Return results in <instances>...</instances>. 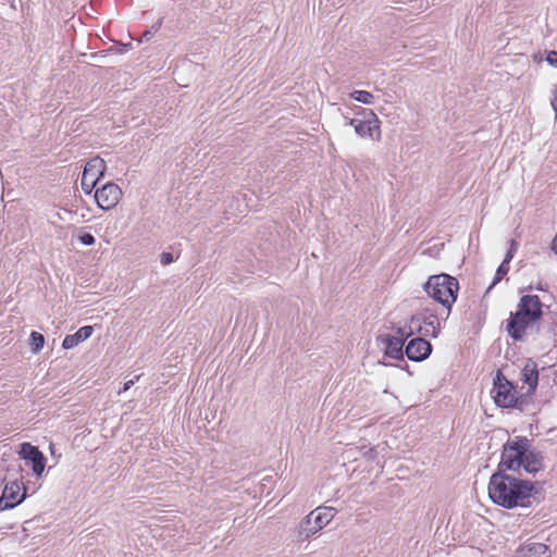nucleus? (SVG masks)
Returning <instances> with one entry per match:
<instances>
[{
  "label": "nucleus",
  "instance_id": "1",
  "mask_svg": "<svg viewBox=\"0 0 557 557\" xmlns=\"http://www.w3.org/2000/svg\"><path fill=\"white\" fill-rule=\"evenodd\" d=\"M532 490V483L500 471L493 474L488 483L490 498L505 508L525 506Z\"/></svg>",
  "mask_w": 557,
  "mask_h": 557
},
{
  "label": "nucleus",
  "instance_id": "2",
  "mask_svg": "<svg viewBox=\"0 0 557 557\" xmlns=\"http://www.w3.org/2000/svg\"><path fill=\"white\" fill-rule=\"evenodd\" d=\"M499 467L505 470L523 469L528 473H535L542 469L543 458L539 451L531 448L527 437L516 436L504 445Z\"/></svg>",
  "mask_w": 557,
  "mask_h": 557
},
{
  "label": "nucleus",
  "instance_id": "3",
  "mask_svg": "<svg viewBox=\"0 0 557 557\" xmlns=\"http://www.w3.org/2000/svg\"><path fill=\"white\" fill-rule=\"evenodd\" d=\"M542 315V305L536 295H527L520 299L516 313L508 322L507 331L515 339H521L525 330Z\"/></svg>",
  "mask_w": 557,
  "mask_h": 557
},
{
  "label": "nucleus",
  "instance_id": "4",
  "mask_svg": "<svg viewBox=\"0 0 557 557\" xmlns=\"http://www.w3.org/2000/svg\"><path fill=\"white\" fill-rule=\"evenodd\" d=\"M458 288L457 280L447 274L431 276L424 286L428 295L448 310L457 298Z\"/></svg>",
  "mask_w": 557,
  "mask_h": 557
},
{
  "label": "nucleus",
  "instance_id": "5",
  "mask_svg": "<svg viewBox=\"0 0 557 557\" xmlns=\"http://www.w3.org/2000/svg\"><path fill=\"white\" fill-rule=\"evenodd\" d=\"M440 329V320L436 314L425 310L413 314L410 320L397 333L401 336H412L414 334L421 336L436 337Z\"/></svg>",
  "mask_w": 557,
  "mask_h": 557
},
{
  "label": "nucleus",
  "instance_id": "6",
  "mask_svg": "<svg viewBox=\"0 0 557 557\" xmlns=\"http://www.w3.org/2000/svg\"><path fill=\"white\" fill-rule=\"evenodd\" d=\"M336 509L321 506L307 515L299 525V536L308 539L325 528L335 517Z\"/></svg>",
  "mask_w": 557,
  "mask_h": 557
},
{
  "label": "nucleus",
  "instance_id": "7",
  "mask_svg": "<svg viewBox=\"0 0 557 557\" xmlns=\"http://www.w3.org/2000/svg\"><path fill=\"white\" fill-rule=\"evenodd\" d=\"M520 394L517 388L505 377L500 372L497 373L494 380V387L492 396L495 404L502 408H512L518 405Z\"/></svg>",
  "mask_w": 557,
  "mask_h": 557
},
{
  "label": "nucleus",
  "instance_id": "8",
  "mask_svg": "<svg viewBox=\"0 0 557 557\" xmlns=\"http://www.w3.org/2000/svg\"><path fill=\"white\" fill-rule=\"evenodd\" d=\"M106 169V162L99 157L92 158L86 163L81 181L85 194H91L97 182L104 175Z\"/></svg>",
  "mask_w": 557,
  "mask_h": 557
},
{
  "label": "nucleus",
  "instance_id": "9",
  "mask_svg": "<svg viewBox=\"0 0 557 557\" xmlns=\"http://www.w3.org/2000/svg\"><path fill=\"white\" fill-rule=\"evenodd\" d=\"M122 196V189L114 183H107L95 191V200L98 207L106 211L115 208Z\"/></svg>",
  "mask_w": 557,
  "mask_h": 557
},
{
  "label": "nucleus",
  "instance_id": "10",
  "mask_svg": "<svg viewBox=\"0 0 557 557\" xmlns=\"http://www.w3.org/2000/svg\"><path fill=\"white\" fill-rule=\"evenodd\" d=\"M26 497V490L18 481H12L5 484L0 497V511L11 509L21 504Z\"/></svg>",
  "mask_w": 557,
  "mask_h": 557
},
{
  "label": "nucleus",
  "instance_id": "11",
  "mask_svg": "<svg viewBox=\"0 0 557 557\" xmlns=\"http://www.w3.org/2000/svg\"><path fill=\"white\" fill-rule=\"evenodd\" d=\"M20 456L24 460L32 462V469L35 475L40 476L42 474L46 466V457L38 447L29 443H23L21 445Z\"/></svg>",
  "mask_w": 557,
  "mask_h": 557
},
{
  "label": "nucleus",
  "instance_id": "12",
  "mask_svg": "<svg viewBox=\"0 0 557 557\" xmlns=\"http://www.w3.org/2000/svg\"><path fill=\"white\" fill-rule=\"evenodd\" d=\"M368 119L356 123V133L360 137H368L373 140H380L381 128L380 120L373 111L367 113Z\"/></svg>",
  "mask_w": 557,
  "mask_h": 557
},
{
  "label": "nucleus",
  "instance_id": "13",
  "mask_svg": "<svg viewBox=\"0 0 557 557\" xmlns=\"http://www.w3.org/2000/svg\"><path fill=\"white\" fill-rule=\"evenodd\" d=\"M431 351V344L422 337L411 339L406 347L407 357L413 361H422L426 359Z\"/></svg>",
  "mask_w": 557,
  "mask_h": 557
},
{
  "label": "nucleus",
  "instance_id": "14",
  "mask_svg": "<svg viewBox=\"0 0 557 557\" xmlns=\"http://www.w3.org/2000/svg\"><path fill=\"white\" fill-rule=\"evenodd\" d=\"M520 380L523 383L521 386L523 395H529L535 391L539 382V371L535 362L528 361L524 364L520 373Z\"/></svg>",
  "mask_w": 557,
  "mask_h": 557
},
{
  "label": "nucleus",
  "instance_id": "15",
  "mask_svg": "<svg viewBox=\"0 0 557 557\" xmlns=\"http://www.w3.org/2000/svg\"><path fill=\"white\" fill-rule=\"evenodd\" d=\"M94 333V327L90 325L83 326L77 330L75 334L66 335L63 339L62 347L64 349H71L77 346L79 343L88 339Z\"/></svg>",
  "mask_w": 557,
  "mask_h": 557
},
{
  "label": "nucleus",
  "instance_id": "16",
  "mask_svg": "<svg viewBox=\"0 0 557 557\" xmlns=\"http://www.w3.org/2000/svg\"><path fill=\"white\" fill-rule=\"evenodd\" d=\"M389 336L386 338L385 352L388 357L394 359H400L403 357L404 342L407 336Z\"/></svg>",
  "mask_w": 557,
  "mask_h": 557
},
{
  "label": "nucleus",
  "instance_id": "17",
  "mask_svg": "<svg viewBox=\"0 0 557 557\" xmlns=\"http://www.w3.org/2000/svg\"><path fill=\"white\" fill-rule=\"evenodd\" d=\"M547 546L542 543H530L525 546L521 547L516 557H548L547 556Z\"/></svg>",
  "mask_w": 557,
  "mask_h": 557
},
{
  "label": "nucleus",
  "instance_id": "18",
  "mask_svg": "<svg viewBox=\"0 0 557 557\" xmlns=\"http://www.w3.org/2000/svg\"><path fill=\"white\" fill-rule=\"evenodd\" d=\"M516 249H517V243L515 240H511L510 249L507 252L504 261L502 262V264L497 269L496 281H499L502 278V276L505 275L508 272V269H509L508 264H509L510 260L512 259L513 252L516 251Z\"/></svg>",
  "mask_w": 557,
  "mask_h": 557
},
{
  "label": "nucleus",
  "instance_id": "19",
  "mask_svg": "<svg viewBox=\"0 0 557 557\" xmlns=\"http://www.w3.org/2000/svg\"><path fill=\"white\" fill-rule=\"evenodd\" d=\"M350 97L363 104H372L374 102V96L367 90H355L350 94Z\"/></svg>",
  "mask_w": 557,
  "mask_h": 557
},
{
  "label": "nucleus",
  "instance_id": "20",
  "mask_svg": "<svg viewBox=\"0 0 557 557\" xmlns=\"http://www.w3.org/2000/svg\"><path fill=\"white\" fill-rule=\"evenodd\" d=\"M45 344V337L42 334L38 332H32L30 334V345L34 352H38Z\"/></svg>",
  "mask_w": 557,
  "mask_h": 557
},
{
  "label": "nucleus",
  "instance_id": "21",
  "mask_svg": "<svg viewBox=\"0 0 557 557\" xmlns=\"http://www.w3.org/2000/svg\"><path fill=\"white\" fill-rule=\"evenodd\" d=\"M161 24H162V18H159L152 26H151V29H148L146 30L143 36H141V39L140 41H148L150 40V38L152 37L153 33L158 32L159 28L161 27Z\"/></svg>",
  "mask_w": 557,
  "mask_h": 557
},
{
  "label": "nucleus",
  "instance_id": "22",
  "mask_svg": "<svg viewBox=\"0 0 557 557\" xmlns=\"http://www.w3.org/2000/svg\"><path fill=\"white\" fill-rule=\"evenodd\" d=\"M550 92H552L550 106L555 112V117L557 119V84L553 86Z\"/></svg>",
  "mask_w": 557,
  "mask_h": 557
},
{
  "label": "nucleus",
  "instance_id": "23",
  "mask_svg": "<svg viewBox=\"0 0 557 557\" xmlns=\"http://www.w3.org/2000/svg\"><path fill=\"white\" fill-rule=\"evenodd\" d=\"M79 242L85 246H91L95 244V237L89 233H85L79 236Z\"/></svg>",
  "mask_w": 557,
  "mask_h": 557
},
{
  "label": "nucleus",
  "instance_id": "24",
  "mask_svg": "<svg viewBox=\"0 0 557 557\" xmlns=\"http://www.w3.org/2000/svg\"><path fill=\"white\" fill-rule=\"evenodd\" d=\"M173 256L170 252H162L160 255V262L162 265H168L173 262Z\"/></svg>",
  "mask_w": 557,
  "mask_h": 557
},
{
  "label": "nucleus",
  "instance_id": "25",
  "mask_svg": "<svg viewBox=\"0 0 557 557\" xmlns=\"http://www.w3.org/2000/svg\"><path fill=\"white\" fill-rule=\"evenodd\" d=\"M546 61L549 65L557 67V51H549Z\"/></svg>",
  "mask_w": 557,
  "mask_h": 557
},
{
  "label": "nucleus",
  "instance_id": "26",
  "mask_svg": "<svg viewBox=\"0 0 557 557\" xmlns=\"http://www.w3.org/2000/svg\"><path fill=\"white\" fill-rule=\"evenodd\" d=\"M134 384V381L133 380H129L127 382L124 383V387H123V391H127L131 388V386Z\"/></svg>",
  "mask_w": 557,
  "mask_h": 557
},
{
  "label": "nucleus",
  "instance_id": "27",
  "mask_svg": "<svg viewBox=\"0 0 557 557\" xmlns=\"http://www.w3.org/2000/svg\"><path fill=\"white\" fill-rule=\"evenodd\" d=\"M358 122H360V121H359V120H356V119H349L347 123H348L349 125H352V126L356 128V123H358Z\"/></svg>",
  "mask_w": 557,
  "mask_h": 557
}]
</instances>
